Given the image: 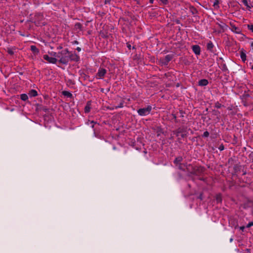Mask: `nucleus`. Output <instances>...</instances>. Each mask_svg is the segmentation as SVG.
Wrapping results in <instances>:
<instances>
[{
  "instance_id": "dca6fc26",
  "label": "nucleus",
  "mask_w": 253,
  "mask_h": 253,
  "mask_svg": "<svg viewBox=\"0 0 253 253\" xmlns=\"http://www.w3.org/2000/svg\"><path fill=\"white\" fill-rule=\"evenodd\" d=\"M240 57L242 59V61L245 62L246 60V54L242 51L240 54Z\"/></svg>"
},
{
  "instance_id": "c85d7f7f",
  "label": "nucleus",
  "mask_w": 253,
  "mask_h": 253,
  "mask_svg": "<svg viewBox=\"0 0 253 253\" xmlns=\"http://www.w3.org/2000/svg\"><path fill=\"white\" fill-rule=\"evenodd\" d=\"M218 149L220 150V151H222L224 149V147L223 145H220L219 146V147H218Z\"/></svg>"
},
{
  "instance_id": "f257e3e1",
  "label": "nucleus",
  "mask_w": 253,
  "mask_h": 253,
  "mask_svg": "<svg viewBox=\"0 0 253 253\" xmlns=\"http://www.w3.org/2000/svg\"><path fill=\"white\" fill-rule=\"evenodd\" d=\"M69 51L68 49H64L56 54V57L59 59V62L63 64H67L68 63V55Z\"/></svg>"
},
{
  "instance_id": "5701e85b",
  "label": "nucleus",
  "mask_w": 253,
  "mask_h": 253,
  "mask_svg": "<svg viewBox=\"0 0 253 253\" xmlns=\"http://www.w3.org/2000/svg\"><path fill=\"white\" fill-rule=\"evenodd\" d=\"M95 124H96V123L94 122L93 121H88V122H87V124L88 125H91L92 128L94 127V125Z\"/></svg>"
},
{
  "instance_id": "4468645a",
  "label": "nucleus",
  "mask_w": 253,
  "mask_h": 253,
  "mask_svg": "<svg viewBox=\"0 0 253 253\" xmlns=\"http://www.w3.org/2000/svg\"><path fill=\"white\" fill-rule=\"evenodd\" d=\"M242 2L245 6H247V8L250 10V9L252 8V6L248 3L247 0H242Z\"/></svg>"
},
{
  "instance_id": "473e14b6",
  "label": "nucleus",
  "mask_w": 253,
  "mask_h": 253,
  "mask_svg": "<svg viewBox=\"0 0 253 253\" xmlns=\"http://www.w3.org/2000/svg\"><path fill=\"white\" fill-rule=\"evenodd\" d=\"M172 116H173V118H174V120H175V122H177V119H176V115H175V114H172Z\"/></svg>"
},
{
  "instance_id": "c9c22d12",
  "label": "nucleus",
  "mask_w": 253,
  "mask_h": 253,
  "mask_svg": "<svg viewBox=\"0 0 253 253\" xmlns=\"http://www.w3.org/2000/svg\"><path fill=\"white\" fill-rule=\"evenodd\" d=\"M110 2V0H105V3L106 4L107 3H109Z\"/></svg>"
},
{
  "instance_id": "bb28decb",
  "label": "nucleus",
  "mask_w": 253,
  "mask_h": 253,
  "mask_svg": "<svg viewBox=\"0 0 253 253\" xmlns=\"http://www.w3.org/2000/svg\"><path fill=\"white\" fill-rule=\"evenodd\" d=\"M215 106L217 108H220L221 107L222 105L220 103H219V102H216L215 104Z\"/></svg>"
},
{
  "instance_id": "39448f33",
  "label": "nucleus",
  "mask_w": 253,
  "mask_h": 253,
  "mask_svg": "<svg viewBox=\"0 0 253 253\" xmlns=\"http://www.w3.org/2000/svg\"><path fill=\"white\" fill-rule=\"evenodd\" d=\"M107 73V70L104 68H99L97 73L96 75V77L98 79H101L104 78L106 74Z\"/></svg>"
},
{
  "instance_id": "f03ea898",
  "label": "nucleus",
  "mask_w": 253,
  "mask_h": 253,
  "mask_svg": "<svg viewBox=\"0 0 253 253\" xmlns=\"http://www.w3.org/2000/svg\"><path fill=\"white\" fill-rule=\"evenodd\" d=\"M177 166L180 169L184 170L185 169H187V171H190L191 174H197V169H196V168H193L191 165H188L187 164L181 163Z\"/></svg>"
},
{
  "instance_id": "ea45409f",
  "label": "nucleus",
  "mask_w": 253,
  "mask_h": 253,
  "mask_svg": "<svg viewBox=\"0 0 253 253\" xmlns=\"http://www.w3.org/2000/svg\"><path fill=\"white\" fill-rule=\"evenodd\" d=\"M130 47H131V45L130 44H128L127 45V47L129 48V49H130Z\"/></svg>"
},
{
  "instance_id": "c756f323",
  "label": "nucleus",
  "mask_w": 253,
  "mask_h": 253,
  "mask_svg": "<svg viewBox=\"0 0 253 253\" xmlns=\"http://www.w3.org/2000/svg\"><path fill=\"white\" fill-rule=\"evenodd\" d=\"M160 1L164 4H167L168 3V0H160Z\"/></svg>"
},
{
  "instance_id": "f8f14e48",
  "label": "nucleus",
  "mask_w": 253,
  "mask_h": 253,
  "mask_svg": "<svg viewBox=\"0 0 253 253\" xmlns=\"http://www.w3.org/2000/svg\"><path fill=\"white\" fill-rule=\"evenodd\" d=\"M30 97H35L38 95L37 91L36 90L32 89L29 92Z\"/></svg>"
},
{
  "instance_id": "aec40b11",
  "label": "nucleus",
  "mask_w": 253,
  "mask_h": 253,
  "mask_svg": "<svg viewBox=\"0 0 253 253\" xmlns=\"http://www.w3.org/2000/svg\"><path fill=\"white\" fill-rule=\"evenodd\" d=\"M172 59V56L170 55H167L165 56L166 61L168 62L170 61Z\"/></svg>"
},
{
  "instance_id": "cd10ccee",
  "label": "nucleus",
  "mask_w": 253,
  "mask_h": 253,
  "mask_svg": "<svg viewBox=\"0 0 253 253\" xmlns=\"http://www.w3.org/2000/svg\"><path fill=\"white\" fill-rule=\"evenodd\" d=\"M7 52H8L9 54H10V55H12L13 54L14 52L13 51H12V50L11 49H8L7 50Z\"/></svg>"
},
{
  "instance_id": "58836bf2",
  "label": "nucleus",
  "mask_w": 253,
  "mask_h": 253,
  "mask_svg": "<svg viewBox=\"0 0 253 253\" xmlns=\"http://www.w3.org/2000/svg\"><path fill=\"white\" fill-rule=\"evenodd\" d=\"M149 1L151 3H153L154 2V0H149Z\"/></svg>"
},
{
  "instance_id": "a878e982",
  "label": "nucleus",
  "mask_w": 253,
  "mask_h": 253,
  "mask_svg": "<svg viewBox=\"0 0 253 253\" xmlns=\"http://www.w3.org/2000/svg\"><path fill=\"white\" fill-rule=\"evenodd\" d=\"M209 136V132L207 131H206L204 132L203 136L205 137H208Z\"/></svg>"
},
{
  "instance_id": "9d476101",
  "label": "nucleus",
  "mask_w": 253,
  "mask_h": 253,
  "mask_svg": "<svg viewBox=\"0 0 253 253\" xmlns=\"http://www.w3.org/2000/svg\"><path fill=\"white\" fill-rule=\"evenodd\" d=\"M183 160V158L181 156L177 157L175 158V159L174 161V163L177 166L180 164H181V162Z\"/></svg>"
},
{
  "instance_id": "2f4dec72",
  "label": "nucleus",
  "mask_w": 253,
  "mask_h": 253,
  "mask_svg": "<svg viewBox=\"0 0 253 253\" xmlns=\"http://www.w3.org/2000/svg\"><path fill=\"white\" fill-rule=\"evenodd\" d=\"M182 129L181 128H178L177 130V135L179 134V133H182Z\"/></svg>"
},
{
  "instance_id": "423d86ee",
  "label": "nucleus",
  "mask_w": 253,
  "mask_h": 253,
  "mask_svg": "<svg viewBox=\"0 0 253 253\" xmlns=\"http://www.w3.org/2000/svg\"><path fill=\"white\" fill-rule=\"evenodd\" d=\"M43 58L48 61L50 63L55 64L56 63L57 61V59L52 57H49L47 55H44L43 56Z\"/></svg>"
},
{
  "instance_id": "412c9836",
  "label": "nucleus",
  "mask_w": 253,
  "mask_h": 253,
  "mask_svg": "<svg viewBox=\"0 0 253 253\" xmlns=\"http://www.w3.org/2000/svg\"><path fill=\"white\" fill-rule=\"evenodd\" d=\"M63 93L64 95L67 96V97H71L72 96V94L68 91H63Z\"/></svg>"
},
{
  "instance_id": "20e7f679",
  "label": "nucleus",
  "mask_w": 253,
  "mask_h": 253,
  "mask_svg": "<svg viewBox=\"0 0 253 253\" xmlns=\"http://www.w3.org/2000/svg\"><path fill=\"white\" fill-rule=\"evenodd\" d=\"M68 62L69 61H78L80 59V57L75 52L69 51V54L68 55Z\"/></svg>"
},
{
  "instance_id": "a211bd4d",
  "label": "nucleus",
  "mask_w": 253,
  "mask_h": 253,
  "mask_svg": "<svg viewBox=\"0 0 253 253\" xmlns=\"http://www.w3.org/2000/svg\"><path fill=\"white\" fill-rule=\"evenodd\" d=\"M220 69L223 71H226L228 70L227 67L225 63L221 64L220 65Z\"/></svg>"
},
{
  "instance_id": "6e6552de",
  "label": "nucleus",
  "mask_w": 253,
  "mask_h": 253,
  "mask_svg": "<svg viewBox=\"0 0 253 253\" xmlns=\"http://www.w3.org/2000/svg\"><path fill=\"white\" fill-rule=\"evenodd\" d=\"M231 31L233 32L236 33V34H241V29L235 26H232L231 27Z\"/></svg>"
},
{
  "instance_id": "37998d69",
  "label": "nucleus",
  "mask_w": 253,
  "mask_h": 253,
  "mask_svg": "<svg viewBox=\"0 0 253 253\" xmlns=\"http://www.w3.org/2000/svg\"><path fill=\"white\" fill-rule=\"evenodd\" d=\"M181 136L183 137H184V134H182Z\"/></svg>"
},
{
  "instance_id": "393cba45",
  "label": "nucleus",
  "mask_w": 253,
  "mask_h": 253,
  "mask_svg": "<svg viewBox=\"0 0 253 253\" xmlns=\"http://www.w3.org/2000/svg\"><path fill=\"white\" fill-rule=\"evenodd\" d=\"M248 28L249 30L252 31L253 32V24L248 25Z\"/></svg>"
},
{
  "instance_id": "7c9ffc66",
  "label": "nucleus",
  "mask_w": 253,
  "mask_h": 253,
  "mask_svg": "<svg viewBox=\"0 0 253 253\" xmlns=\"http://www.w3.org/2000/svg\"><path fill=\"white\" fill-rule=\"evenodd\" d=\"M253 225V222H251L248 223V224L247 225V228L250 227L251 226Z\"/></svg>"
},
{
  "instance_id": "9b49d317",
  "label": "nucleus",
  "mask_w": 253,
  "mask_h": 253,
  "mask_svg": "<svg viewBox=\"0 0 253 253\" xmlns=\"http://www.w3.org/2000/svg\"><path fill=\"white\" fill-rule=\"evenodd\" d=\"M31 50L32 51L35 55H37L39 53V50L35 45L31 46Z\"/></svg>"
},
{
  "instance_id": "4c0bfd02",
  "label": "nucleus",
  "mask_w": 253,
  "mask_h": 253,
  "mask_svg": "<svg viewBox=\"0 0 253 253\" xmlns=\"http://www.w3.org/2000/svg\"><path fill=\"white\" fill-rule=\"evenodd\" d=\"M218 4V1H216L215 2H214V4H213V6H215V5H217Z\"/></svg>"
},
{
  "instance_id": "7ed1b4c3",
  "label": "nucleus",
  "mask_w": 253,
  "mask_h": 253,
  "mask_svg": "<svg viewBox=\"0 0 253 253\" xmlns=\"http://www.w3.org/2000/svg\"><path fill=\"white\" fill-rule=\"evenodd\" d=\"M152 110V107L148 106L146 108H140L137 110V113L140 116H146L150 114Z\"/></svg>"
},
{
  "instance_id": "2eb2a0df",
  "label": "nucleus",
  "mask_w": 253,
  "mask_h": 253,
  "mask_svg": "<svg viewBox=\"0 0 253 253\" xmlns=\"http://www.w3.org/2000/svg\"><path fill=\"white\" fill-rule=\"evenodd\" d=\"M207 47L208 50L211 51L213 47V44L210 41L207 43Z\"/></svg>"
},
{
  "instance_id": "6ab92c4d",
  "label": "nucleus",
  "mask_w": 253,
  "mask_h": 253,
  "mask_svg": "<svg viewBox=\"0 0 253 253\" xmlns=\"http://www.w3.org/2000/svg\"><path fill=\"white\" fill-rule=\"evenodd\" d=\"M20 98L23 101H26L28 99V95L26 94H21Z\"/></svg>"
},
{
  "instance_id": "72a5a7b5",
  "label": "nucleus",
  "mask_w": 253,
  "mask_h": 253,
  "mask_svg": "<svg viewBox=\"0 0 253 253\" xmlns=\"http://www.w3.org/2000/svg\"><path fill=\"white\" fill-rule=\"evenodd\" d=\"M57 54V53H56V52H53L51 54L52 55H53V56H55L56 57V54Z\"/></svg>"
},
{
  "instance_id": "1a4fd4ad",
  "label": "nucleus",
  "mask_w": 253,
  "mask_h": 253,
  "mask_svg": "<svg viewBox=\"0 0 253 253\" xmlns=\"http://www.w3.org/2000/svg\"><path fill=\"white\" fill-rule=\"evenodd\" d=\"M208 84V81L206 79H202L199 81L198 84L200 86H206Z\"/></svg>"
},
{
  "instance_id": "e433bc0d",
  "label": "nucleus",
  "mask_w": 253,
  "mask_h": 253,
  "mask_svg": "<svg viewBox=\"0 0 253 253\" xmlns=\"http://www.w3.org/2000/svg\"><path fill=\"white\" fill-rule=\"evenodd\" d=\"M244 229H245V227L244 226L240 227V229L242 230V231H243Z\"/></svg>"
},
{
  "instance_id": "0eeeda50",
  "label": "nucleus",
  "mask_w": 253,
  "mask_h": 253,
  "mask_svg": "<svg viewBox=\"0 0 253 253\" xmlns=\"http://www.w3.org/2000/svg\"><path fill=\"white\" fill-rule=\"evenodd\" d=\"M193 51L196 55H200L201 52L200 47L198 45H194L192 47Z\"/></svg>"
},
{
  "instance_id": "f3484780",
  "label": "nucleus",
  "mask_w": 253,
  "mask_h": 253,
  "mask_svg": "<svg viewBox=\"0 0 253 253\" xmlns=\"http://www.w3.org/2000/svg\"><path fill=\"white\" fill-rule=\"evenodd\" d=\"M190 10L192 14H196L198 13L197 10L194 7L192 6L190 8Z\"/></svg>"
},
{
  "instance_id": "79ce46f5",
  "label": "nucleus",
  "mask_w": 253,
  "mask_h": 253,
  "mask_svg": "<svg viewBox=\"0 0 253 253\" xmlns=\"http://www.w3.org/2000/svg\"><path fill=\"white\" fill-rule=\"evenodd\" d=\"M75 43H77V44L78 43V42L77 41H75Z\"/></svg>"
},
{
  "instance_id": "a19ab883",
  "label": "nucleus",
  "mask_w": 253,
  "mask_h": 253,
  "mask_svg": "<svg viewBox=\"0 0 253 253\" xmlns=\"http://www.w3.org/2000/svg\"><path fill=\"white\" fill-rule=\"evenodd\" d=\"M39 16L40 17V18H42V15H39Z\"/></svg>"
},
{
  "instance_id": "f704fd0d",
  "label": "nucleus",
  "mask_w": 253,
  "mask_h": 253,
  "mask_svg": "<svg viewBox=\"0 0 253 253\" xmlns=\"http://www.w3.org/2000/svg\"><path fill=\"white\" fill-rule=\"evenodd\" d=\"M78 51H80L81 50V48L80 47H78L76 49Z\"/></svg>"
},
{
  "instance_id": "b1692460",
  "label": "nucleus",
  "mask_w": 253,
  "mask_h": 253,
  "mask_svg": "<svg viewBox=\"0 0 253 253\" xmlns=\"http://www.w3.org/2000/svg\"><path fill=\"white\" fill-rule=\"evenodd\" d=\"M75 27L76 29H81L82 28V25L80 23H77L75 24Z\"/></svg>"
},
{
  "instance_id": "4be33fe9",
  "label": "nucleus",
  "mask_w": 253,
  "mask_h": 253,
  "mask_svg": "<svg viewBox=\"0 0 253 253\" xmlns=\"http://www.w3.org/2000/svg\"><path fill=\"white\" fill-rule=\"evenodd\" d=\"M216 200L217 203H220L221 202V201H222L221 197L220 195H218L216 196Z\"/></svg>"
},
{
  "instance_id": "ddd939ff",
  "label": "nucleus",
  "mask_w": 253,
  "mask_h": 253,
  "mask_svg": "<svg viewBox=\"0 0 253 253\" xmlns=\"http://www.w3.org/2000/svg\"><path fill=\"white\" fill-rule=\"evenodd\" d=\"M90 101H88L87 103V104L85 106V108H84V112L85 113H88L90 110Z\"/></svg>"
}]
</instances>
